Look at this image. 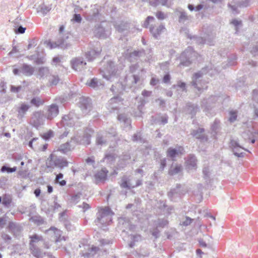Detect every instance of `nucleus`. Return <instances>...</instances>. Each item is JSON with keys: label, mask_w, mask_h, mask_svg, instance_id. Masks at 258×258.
I'll list each match as a JSON object with an SVG mask.
<instances>
[{"label": "nucleus", "mask_w": 258, "mask_h": 258, "mask_svg": "<svg viewBox=\"0 0 258 258\" xmlns=\"http://www.w3.org/2000/svg\"><path fill=\"white\" fill-rule=\"evenodd\" d=\"M208 68H203L200 71L194 74V79L191 82L192 85L196 88H197L199 91L201 90L200 87H199L197 85V80L200 78L202 77L204 74H206L208 71Z\"/></svg>", "instance_id": "26"}, {"label": "nucleus", "mask_w": 258, "mask_h": 258, "mask_svg": "<svg viewBox=\"0 0 258 258\" xmlns=\"http://www.w3.org/2000/svg\"><path fill=\"white\" fill-rule=\"evenodd\" d=\"M150 32L152 34L153 36L157 39L161 34L165 30L166 28L163 24H160L158 26L151 25L149 28Z\"/></svg>", "instance_id": "19"}, {"label": "nucleus", "mask_w": 258, "mask_h": 258, "mask_svg": "<svg viewBox=\"0 0 258 258\" xmlns=\"http://www.w3.org/2000/svg\"><path fill=\"white\" fill-rule=\"evenodd\" d=\"M46 102V100L41 96H33L30 100L29 103L30 107L31 106L35 108H39L43 106Z\"/></svg>", "instance_id": "17"}, {"label": "nucleus", "mask_w": 258, "mask_h": 258, "mask_svg": "<svg viewBox=\"0 0 258 258\" xmlns=\"http://www.w3.org/2000/svg\"><path fill=\"white\" fill-rule=\"evenodd\" d=\"M49 73V70L46 67H41L39 69L38 74L41 77L47 75Z\"/></svg>", "instance_id": "59"}, {"label": "nucleus", "mask_w": 258, "mask_h": 258, "mask_svg": "<svg viewBox=\"0 0 258 258\" xmlns=\"http://www.w3.org/2000/svg\"><path fill=\"white\" fill-rule=\"evenodd\" d=\"M16 170H17L16 167H14L13 168H11V167L7 166L6 165H3L1 169V171L2 172H7L8 173H12V172H15Z\"/></svg>", "instance_id": "56"}, {"label": "nucleus", "mask_w": 258, "mask_h": 258, "mask_svg": "<svg viewBox=\"0 0 258 258\" xmlns=\"http://www.w3.org/2000/svg\"><path fill=\"white\" fill-rule=\"evenodd\" d=\"M220 121L218 119H215L214 122L211 125V130L214 136H216L220 130Z\"/></svg>", "instance_id": "37"}, {"label": "nucleus", "mask_w": 258, "mask_h": 258, "mask_svg": "<svg viewBox=\"0 0 258 258\" xmlns=\"http://www.w3.org/2000/svg\"><path fill=\"white\" fill-rule=\"evenodd\" d=\"M51 9V7L50 6H47L44 3H42L39 5L36 9L37 13H40L43 16H44L50 11Z\"/></svg>", "instance_id": "33"}, {"label": "nucleus", "mask_w": 258, "mask_h": 258, "mask_svg": "<svg viewBox=\"0 0 258 258\" xmlns=\"http://www.w3.org/2000/svg\"><path fill=\"white\" fill-rule=\"evenodd\" d=\"M117 157V155L115 152V150L113 148H110V150L106 151L103 159L107 163H112L115 161Z\"/></svg>", "instance_id": "25"}, {"label": "nucleus", "mask_w": 258, "mask_h": 258, "mask_svg": "<svg viewBox=\"0 0 258 258\" xmlns=\"http://www.w3.org/2000/svg\"><path fill=\"white\" fill-rule=\"evenodd\" d=\"M29 249L31 253L34 256L37 258H42V251L35 244H31V245H29Z\"/></svg>", "instance_id": "29"}, {"label": "nucleus", "mask_w": 258, "mask_h": 258, "mask_svg": "<svg viewBox=\"0 0 258 258\" xmlns=\"http://www.w3.org/2000/svg\"><path fill=\"white\" fill-rule=\"evenodd\" d=\"M115 27L118 32H122L127 30L128 27L127 23H121L120 24L116 25Z\"/></svg>", "instance_id": "58"}, {"label": "nucleus", "mask_w": 258, "mask_h": 258, "mask_svg": "<svg viewBox=\"0 0 258 258\" xmlns=\"http://www.w3.org/2000/svg\"><path fill=\"white\" fill-rule=\"evenodd\" d=\"M196 57V53L194 51L191 47H188L183 52L179 57V65L187 67L189 66Z\"/></svg>", "instance_id": "3"}, {"label": "nucleus", "mask_w": 258, "mask_h": 258, "mask_svg": "<svg viewBox=\"0 0 258 258\" xmlns=\"http://www.w3.org/2000/svg\"><path fill=\"white\" fill-rule=\"evenodd\" d=\"M79 104L83 113L85 114H88L92 109V102L89 98L81 97Z\"/></svg>", "instance_id": "12"}, {"label": "nucleus", "mask_w": 258, "mask_h": 258, "mask_svg": "<svg viewBox=\"0 0 258 258\" xmlns=\"http://www.w3.org/2000/svg\"><path fill=\"white\" fill-rule=\"evenodd\" d=\"M131 159L130 155L125 154L123 155L119 160V166L123 168L126 165V162Z\"/></svg>", "instance_id": "51"}, {"label": "nucleus", "mask_w": 258, "mask_h": 258, "mask_svg": "<svg viewBox=\"0 0 258 258\" xmlns=\"http://www.w3.org/2000/svg\"><path fill=\"white\" fill-rule=\"evenodd\" d=\"M186 191V189L184 188L181 184H177L175 188L171 189L168 193V196L171 200L173 201L176 198H180L182 196L184 195Z\"/></svg>", "instance_id": "8"}, {"label": "nucleus", "mask_w": 258, "mask_h": 258, "mask_svg": "<svg viewBox=\"0 0 258 258\" xmlns=\"http://www.w3.org/2000/svg\"><path fill=\"white\" fill-rule=\"evenodd\" d=\"M197 159L194 155H189L186 161V166L188 169H196L197 168Z\"/></svg>", "instance_id": "28"}, {"label": "nucleus", "mask_w": 258, "mask_h": 258, "mask_svg": "<svg viewBox=\"0 0 258 258\" xmlns=\"http://www.w3.org/2000/svg\"><path fill=\"white\" fill-rule=\"evenodd\" d=\"M81 196L82 193L80 192L72 194L71 196V198L70 199V202L74 205L77 204L80 201Z\"/></svg>", "instance_id": "45"}, {"label": "nucleus", "mask_w": 258, "mask_h": 258, "mask_svg": "<svg viewBox=\"0 0 258 258\" xmlns=\"http://www.w3.org/2000/svg\"><path fill=\"white\" fill-rule=\"evenodd\" d=\"M107 173L108 171L105 168H103L96 173L95 177L97 179L103 180L106 179Z\"/></svg>", "instance_id": "47"}, {"label": "nucleus", "mask_w": 258, "mask_h": 258, "mask_svg": "<svg viewBox=\"0 0 258 258\" xmlns=\"http://www.w3.org/2000/svg\"><path fill=\"white\" fill-rule=\"evenodd\" d=\"M146 103V102L145 100V99L140 100L138 105V109L139 110V112L136 113V114H135L136 116L140 117L142 116V114L143 113L142 110L143 109V108Z\"/></svg>", "instance_id": "48"}, {"label": "nucleus", "mask_w": 258, "mask_h": 258, "mask_svg": "<svg viewBox=\"0 0 258 258\" xmlns=\"http://www.w3.org/2000/svg\"><path fill=\"white\" fill-rule=\"evenodd\" d=\"M119 224L122 226L123 231H125V229H131V224L129 221L125 218H120L119 219Z\"/></svg>", "instance_id": "43"}, {"label": "nucleus", "mask_w": 258, "mask_h": 258, "mask_svg": "<svg viewBox=\"0 0 258 258\" xmlns=\"http://www.w3.org/2000/svg\"><path fill=\"white\" fill-rule=\"evenodd\" d=\"M87 84L91 87L96 88L101 85V83L97 78H93L90 81L87 82Z\"/></svg>", "instance_id": "50"}, {"label": "nucleus", "mask_w": 258, "mask_h": 258, "mask_svg": "<svg viewBox=\"0 0 258 258\" xmlns=\"http://www.w3.org/2000/svg\"><path fill=\"white\" fill-rule=\"evenodd\" d=\"M199 111V107L198 105L188 103L186 106V111L187 113L191 115V117H194Z\"/></svg>", "instance_id": "30"}, {"label": "nucleus", "mask_w": 258, "mask_h": 258, "mask_svg": "<svg viewBox=\"0 0 258 258\" xmlns=\"http://www.w3.org/2000/svg\"><path fill=\"white\" fill-rule=\"evenodd\" d=\"M203 173L204 178L206 180H208L210 177V170L208 167H204L203 169Z\"/></svg>", "instance_id": "60"}, {"label": "nucleus", "mask_w": 258, "mask_h": 258, "mask_svg": "<svg viewBox=\"0 0 258 258\" xmlns=\"http://www.w3.org/2000/svg\"><path fill=\"white\" fill-rule=\"evenodd\" d=\"M53 137V133L51 131H49V132L43 134L42 136L43 139L45 140H49L51 138Z\"/></svg>", "instance_id": "62"}, {"label": "nucleus", "mask_w": 258, "mask_h": 258, "mask_svg": "<svg viewBox=\"0 0 258 258\" xmlns=\"http://www.w3.org/2000/svg\"><path fill=\"white\" fill-rule=\"evenodd\" d=\"M72 141H71L70 142H68L64 144L61 145L58 148L59 151H60V152L64 154H66L68 152L71 151L73 147L71 145L70 143Z\"/></svg>", "instance_id": "42"}, {"label": "nucleus", "mask_w": 258, "mask_h": 258, "mask_svg": "<svg viewBox=\"0 0 258 258\" xmlns=\"http://www.w3.org/2000/svg\"><path fill=\"white\" fill-rule=\"evenodd\" d=\"M99 250V248L97 246H92L91 248L88 249V251L83 254V256L87 258L93 257L96 254Z\"/></svg>", "instance_id": "38"}, {"label": "nucleus", "mask_w": 258, "mask_h": 258, "mask_svg": "<svg viewBox=\"0 0 258 258\" xmlns=\"http://www.w3.org/2000/svg\"><path fill=\"white\" fill-rule=\"evenodd\" d=\"M189 19V17L186 13L184 11L179 12V16L178 21L179 23H184L186 20Z\"/></svg>", "instance_id": "52"}, {"label": "nucleus", "mask_w": 258, "mask_h": 258, "mask_svg": "<svg viewBox=\"0 0 258 258\" xmlns=\"http://www.w3.org/2000/svg\"><path fill=\"white\" fill-rule=\"evenodd\" d=\"M197 191H194L193 194L196 196L199 197V199H202L203 197V186L202 184H199L197 185Z\"/></svg>", "instance_id": "54"}, {"label": "nucleus", "mask_w": 258, "mask_h": 258, "mask_svg": "<svg viewBox=\"0 0 258 258\" xmlns=\"http://www.w3.org/2000/svg\"><path fill=\"white\" fill-rule=\"evenodd\" d=\"M184 152V149L181 146L176 147V148H169L167 151V156L174 158L179 155L182 154Z\"/></svg>", "instance_id": "21"}, {"label": "nucleus", "mask_w": 258, "mask_h": 258, "mask_svg": "<svg viewBox=\"0 0 258 258\" xmlns=\"http://www.w3.org/2000/svg\"><path fill=\"white\" fill-rule=\"evenodd\" d=\"M108 138L107 133H98L96 136V143L101 146L106 145Z\"/></svg>", "instance_id": "23"}, {"label": "nucleus", "mask_w": 258, "mask_h": 258, "mask_svg": "<svg viewBox=\"0 0 258 258\" xmlns=\"http://www.w3.org/2000/svg\"><path fill=\"white\" fill-rule=\"evenodd\" d=\"M160 231L159 230V228L156 227L154 229H153L151 231L152 235L155 238H157L160 236Z\"/></svg>", "instance_id": "63"}, {"label": "nucleus", "mask_w": 258, "mask_h": 258, "mask_svg": "<svg viewBox=\"0 0 258 258\" xmlns=\"http://www.w3.org/2000/svg\"><path fill=\"white\" fill-rule=\"evenodd\" d=\"M154 225L157 228H163L168 224V221L166 219H158L154 222Z\"/></svg>", "instance_id": "41"}, {"label": "nucleus", "mask_w": 258, "mask_h": 258, "mask_svg": "<svg viewBox=\"0 0 258 258\" xmlns=\"http://www.w3.org/2000/svg\"><path fill=\"white\" fill-rule=\"evenodd\" d=\"M113 215L114 213L108 207L100 208L96 214L95 223L100 227L108 225L112 222Z\"/></svg>", "instance_id": "1"}, {"label": "nucleus", "mask_w": 258, "mask_h": 258, "mask_svg": "<svg viewBox=\"0 0 258 258\" xmlns=\"http://www.w3.org/2000/svg\"><path fill=\"white\" fill-rule=\"evenodd\" d=\"M59 220L60 221L63 223L64 225L65 226L66 229L68 230H71L72 228V225L70 223V222L67 220L66 216V213L64 212H62L59 214Z\"/></svg>", "instance_id": "36"}, {"label": "nucleus", "mask_w": 258, "mask_h": 258, "mask_svg": "<svg viewBox=\"0 0 258 258\" xmlns=\"http://www.w3.org/2000/svg\"><path fill=\"white\" fill-rule=\"evenodd\" d=\"M46 166L48 168H57L60 170L69 165V162L67 159L60 156H57L54 154H51L46 162Z\"/></svg>", "instance_id": "2"}, {"label": "nucleus", "mask_w": 258, "mask_h": 258, "mask_svg": "<svg viewBox=\"0 0 258 258\" xmlns=\"http://www.w3.org/2000/svg\"><path fill=\"white\" fill-rule=\"evenodd\" d=\"M121 183H120V186L122 188L131 189V188L135 187V186H133L130 182L128 177L126 176H124L121 178Z\"/></svg>", "instance_id": "40"}, {"label": "nucleus", "mask_w": 258, "mask_h": 258, "mask_svg": "<svg viewBox=\"0 0 258 258\" xmlns=\"http://www.w3.org/2000/svg\"><path fill=\"white\" fill-rule=\"evenodd\" d=\"M72 68L77 71H80L83 69L86 65L82 57H75L71 61Z\"/></svg>", "instance_id": "16"}, {"label": "nucleus", "mask_w": 258, "mask_h": 258, "mask_svg": "<svg viewBox=\"0 0 258 258\" xmlns=\"http://www.w3.org/2000/svg\"><path fill=\"white\" fill-rule=\"evenodd\" d=\"M30 108V105L29 104L24 102L20 103V106L17 108L18 118L19 119H22Z\"/></svg>", "instance_id": "20"}, {"label": "nucleus", "mask_w": 258, "mask_h": 258, "mask_svg": "<svg viewBox=\"0 0 258 258\" xmlns=\"http://www.w3.org/2000/svg\"><path fill=\"white\" fill-rule=\"evenodd\" d=\"M229 147L232 150L234 155L237 157H243L244 156V153L241 152V150H246L240 145L238 141L234 139L230 140Z\"/></svg>", "instance_id": "10"}, {"label": "nucleus", "mask_w": 258, "mask_h": 258, "mask_svg": "<svg viewBox=\"0 0 258 258\" xmlns=\"http://www.w3.org/2000/svg\"><path fill=\"white\" fill-rule=\"evenodd\" d=\"M79 117L75 112L71 111L69 114L62 117L61 123L63 126H72L75 125Z\"/></svg>", "instance_id": "7"}, {"label": "nucleus", "mask_w": 258, "mask_h": 258, "mask_svg": "<svg viewBox=\"0 0 258 258\" xmlns=\"http://www.w3.org/2000/svg\"><path fill=\"white\" fill-rule=\"evenodd\" d=\"M30 220L37 225H42L45 223L44 219L39 215H36L31 217Z\"/></svg>", "instance_id": "46"}, {"label": "nucleus", "mask_w": 258, "mask_h": 258, "mask_svg": "<svg viewBox=\"0 0 258 258\" xmlns=\"http://www.w3.org/2000/svg\"><path fill=\"white\" fill-rule=\"evenodd\" d=\"M182 170V166L180 165H172L169 170L168 173L170 175H176L180 172Z\"/></svg>", "instance_id": "39"}, {"label": "nucleus", "mask_w": 258, "mask_h": 258, "mask_svg": "<svg viewBox=\"0 0 258 258\" xmlns=\"http://www.w3.org/2000/svg\"><path fill=\"white\" fill-rule=\"evenodd\" d=\"M117 68L114 64V62L109 60L104 65L103 69L101 70V74L103 77L107 80L111 79L112 77L114 76L117 72Z\"/></svg>", "instance_id": "4"}, {"label": "nucleus", "mask_w": 258, "mask_h": 258, "mask_svg": "<svg viewBox=\"0 0 258 258\" xmlns=\"http://www.w3.org/2000/svg\"><path fill=\"white\" fill-rule=\"evenodd\" d=\"M238 111L237 110H232L229 111V121L232 123L236 121L237 117Z\"/></svg>", "instance_id": "53"}, {"label": "nucleus", "mask_w": 258, "mask_h": 258, "mask_svg": "<svg viewBox=\"0 0 258 258\" xmlns=\"http://www.w3.org/2000/svg\"><path fill=\"white\" fill-rule=\"evenodd\" d=\"M63 177V174L61 173H59L56 175V177L55 179V181L56 182L58 183L59 184V185L61 186H64L67 183L66 181L64 180H62L61 181H59V180L60 179L62 178Z\"/></svg>", "instance_id": "55"}, {"label": "nucleus", "mask_w": 258, "mask_h": 258, "mask_svg": "<svg viewBox=\"0 0 258 258\" xmlns=\"http://www.w3.org/2000/svg\"><path fill=\"white\" fill-rule=\"evenodd\" d=\"M93 133V131L91 128L85 130L82 137L75 136L71 138V141H74V142L80 144L89 145L90 144L91 137Z\"/></svg>", "instance_id": "5"}, {"label": "nucleus", "mask_w": 258, "mask_h": 258, "mask_svg": "<svg viewBox=\"0 0 258 258\" xmlns=\"http://www.w3.org/2000/svg\"><path fill=\"white\" fill-rule=\"evenodd\" d=\"M60 79L57 75H52L49 79V82L51 85H56Z\"/></svg>", "instance_id": "57"}, {"label": "nucleus", "mask_w": 258, "mask_h": 258, "mask_svg": "<svg viewBox=\"0 0 258 258\" xmlns=\"http://www.w3.org/2000/svg\"><path fill=\"white\" fill-rule=\"evenodd\" d=\"M168 116L167 114L162 115L160 113L152 115L150 119L151 124H160L164 125L168 122Z\"/></svg>", "instance_id": "14"}, {"label": "nucleus", "mask_w": 258, "mask_h": 258, "mask_svg": "<svg viewBox=\"0 0 258 258\" xmlns=\"http://www.w3.org/2000/svg\"><path fill=\"white\" fill-rule=\"evenodd\" d=\"M145 51L143 49L140 50H135L134 51L129 53L127 58L131 62L134 61L140 57L145 55Z\"/></svg>", "instance_id": "31"}, {"label": "nucleus", "mask_w": 258, "mask_h": 258, "mask_svg": "<svg viewBox=\"0 0 258 258\" xmlns=\"http://www.w3.org/2000/svg\"><path fill=\"white\" fill-rule=\"evenodd\" d=\"M252 99L254 102L258 103V89H255L253 91Z\"/></svg>", "instance_id": "64"}, {"label": "nucleus", "mask_w": 258, "mask_h": 258, "mask_svg": "<svg viewBox=\"0 0 258 258\" xmlns=\"http://www.w3.org/2000/svg\"><path fill=\"white\" fill-rule=\"evenodd\" d=\"M101 51V49L100 48H92L85 52V56L88 61H92L99 55Z\"/></svg>", "instance_id": "22"}, {"label": "nucleus", "mask_w": 258, "mask_h": 258, "mask_svg": "<svg viewBox=\"0 0 258 258\" xmlns=\"http://www.w3.org/2000/svg\"><path fill=\"white\" fill-rule=\"evenodd\" d=\"M47 45L50 49L55 48L56 47H60L61 48H66L68 47V45L64 39L62 37L61 34H59L58 39L56 41L51 42L49 41L47 43Z\"/></svg>", "instance_id": "15"}, {"label": "nucleus", "mask_w": 258, "mask_h": 258, "mask_svg": "<svg viewBox=\"0 0 258 258\" xmlns=\"http://www.w3.org/2000/svg\"><path fill=\"white\" fill-rule=\"evenodd\" d=\"M118 120L123 124V127L128 130L132 128L131 120L125 114H120L117 116Z\"/></svg>", "instance_id": "24"}, {"label": "nucleus", "mask_w": 258, "mask_h": 258, "mask_svg": "<svg viewBox=\"0 0 258 258\" xmlns=\"http://www.w3.org/2000/svg\"><path fill=\"white\" fill-rule=\"evenodd\" d=\"M59 114V107L56 103H52L46 106L45 117L52 120Z\"/></svg>", "instance_id": "9"}, {"label": "nucleus", "mask_w": 258, "mask_h": 258, "mask_svg": "<svg viewBox=\"0 0 258 258\" xmlns=\"http://www.w3.org/2000/svg\"><path fill=\"white\" fill-rule=\"evenodd\" d=\"M219 97L216 96H212L208 99H204L202 101L201 107L203 109V111L205 112L207 115L209 111L212 108V104L218 101Z\"/></svg>", "instance_id": "11"}, {"label": "nucleus", "mask_w": 258, "mask_h": 258, "mask_svg": "<svg viewBox=\"0 0 258 258\" xmlns=\"http://www.w3.org/2000/svg\"><path fill=\"white\" fill-rule=\"evenodd\" d=\"M99 14L98 9L95 6L87 14V19L90 21L95 20Z\"/></svg>", "instance_id": "34"}, {"label": "nucleus", "mask_w": 258, "mask_h": 258, "mask_svg": "<svg viewBox=\"0 0 258 258\" xmlns=\"http://www.w3.org/2000/svg\"><path fill=\"white\" fill-rule=\"evenodd\" d=\"M205 130L203 128H199L197 130H194L191 132V135L196 139L200 140L201 142H208V138L204 133Z\"/></svg>", "instance_id": "18"}, {"label": "nucleus", "mask_w": 258, "mask_h": 258, "mask_svg": "<svg viewBox=\"0 0 258 258\" xmlns=\"http://www.w3.org/2000/svg\"><path fill=\"white\" fill-rule=\"evenodd\" d=\"M155 20L154 17L152 16H148L146 19L145 21H144V24H143V27L145 28H148L149 25V22L150 21H152Z\"/></svg>", "instance_id": "61"}, {"label": "nucleus", "mask_w": 258, "mask_h": 258, "mask_svg": "<svg viewBox=\"0 0 258 258\" xmlns=\"http://www.w3.org/2000/svg\"><path fill=\"white\" fill-rule=\"evenodd\" d=\"M96 35L100 38H105L107 37L106 31L102 27H98L96 30Z\"/></svg>", "instance_id": "44"}, {"label": "nucleus", "mask_w": 258, "mask_h": 258, "mask_svg": "<svg viewBox=\"0 0 258 258\" xmlns=\"http://www.w3.org/2000/svg\"><path fill=\"white\" fill-rule=\"evenodd\" d=\"M30 238L31 240L30 241L29 245H31V244H35V243H37L39 241L43 240L42 236H39L36 234L30 236Z\"/></svg>", "instance_id": "49"}, {"label": "nucleus", "mask_w": 258, "mask_h": 258, "mask_svg": "<svg viewBox=\"0 0 258 258\" xmlns=\"http://www.w3.org/2000/svg\"><path fill=\"white\" fill-rule=\"evenodd\" d=\"M19 21L18 19H15L14 22V31L16 34H23L25 33L26 28L19 25Z\"/></svg>", "instance_id": "35"}, {"label": "nucleus", "mask_w": 258, "mask_h": 258, "mask_svg": "<svg viewBox=\"0 0 258 258\" xmlns=\"http://www.w3.org/2000/svg\"><path fill=\"white\" fill-rule=\"evenodd\" d=\"M45 121L44 114L41 111H34L31 116L30 123L36 128H38L43 124Z\"/></svg>", "instance_id": "6"}, {"label": "nucleus", "mask_w": 258, "mask_h": 258, "mask_svg": "<svg viewBox=\"0 0 258 258\" xmlns=\"http://www.w3.org/2000/svg\"><path fill=\"white\" fill-rule=\"evenodd\" d=\"M122 99L119 96H115L111 98L108 102V109L110 111L117 110L122 104Z\"/></svg>", "instance_id": "13"}, {"label": "nucleus", "mask_w": 258, "mask_h": 258, "mask_svg": "<svg viewBox=\"0 0 258 258\" xmlns=\"http://www.w3.org/2000/svg\"><path fill=\"white\" fill-rule=\"evenodd\" d=\"M34 68L26 63L23 64L20 68V72L25 76H31L34 72Z\"/></svg>", "instance_id": "27"}, {"label": "nucleus", "mask_w": 258, "mask_h": 258, "mask_svg": "<svg viewBox=\"0 0 258 258\" xmlns=\"http://www.w3.org/2000/svg\"><path fill=\"white\" fill-rule=\"evenodd\" d=\"M124 89L125 86L120 82L113 85L110 89L112 92L116 94H121Z\"/></svg>", "instance_id": "32"}]
</instances>
